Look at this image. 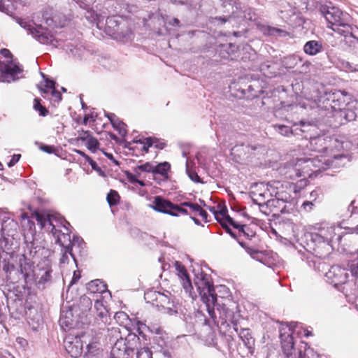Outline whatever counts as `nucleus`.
I'll list each match as a JSON object with an SVG mask.
<instances>
[{
  "label": "nucleus",
  "instance_id": "f3484780",
  "mask_svg": "<svg viewBox=\"0 0 358 358\" xmlns=\"http://www.w3.org/2000/svg\"><path fill=\"white\" fill-rule=\"evenodd\" d=\"M92 306V301L90 296L83 295L80 296L77 305L73 306L76 316L82 317L83 315H87V313L89 312Z\"/></svg>",
  "mask_w": 358,
  "mask_h": 358
},
{
  "label": "nucleus",
  "instance_id": "680f3d73",
  "mask_svg": "<svg viewBox=\"0 0 358 358\" xmlns=\"http://www.w3.org/2000/svg\"><path fill=\"white\" fill-rule=\"evenodd\" d=\"M1 54L6 58H10L13 56L10 50L6 48H3L1 50Z\"/></svg>",
  "mask_w": 358,
  "mask_h": 358
},
{
  "label": "nucleus",
  "instance_id": "20e7f679",
  "mask_svg": "<svg viewBox=\"0 0 358 358\" xmlns=\"http://www.w3.org/2000/svg\"><path fill=\"white\" fill-rule=\"evenodd\" d=\"M320 13L329 24L334 32L338 34L344 27L348 25L350 16L348 13H343L340 8L335 6H324L320 8Z\"/></svg>",
  "mask_w": 358,
  "mask_h": 358
},
{
  "label": "nucleus",
  "instance_id": "ddd939ff",
  "mask_svg": "<svg viewBox=\"0 0 358 358\" xmlns=\"http://www.w3.org/2000/svg\"><path fill=\"white\" fill-rule=\"evenodd\" d=\"M343 29L338 33L344 37L345 41L350 47H358V28L350 24L344 25Z\"/></svg>",
  "mask_w": 358,
  "mask_h": 358
},
{
  "label": "nucleus",
  "instance_id": "de8ad7c7",
  "mask_svg": "<svg viewBox=\"0 0 358 358\" xmlns=\"http://www.w3.org/2000/svg\"><path fill=\"white\" fill-rule=\"evenodd\" d=\"M119 196L115 191L111 190L107 195V201L108 204L111 206L117 203Z\"/></svg>",
  "mask_w": 358,
  "mask_h": 358
},
{
  "label": "nucleus",
  "instance_id": "13d9d810",
  "mask_svg": "<svg viewBox=\"0 0 358 358\" xmlns=\"http://www.w3.org/2000/svg\"><path fill=\"white\" fill-rule=\"evenodd\" d=\"M201 217L202 219L206 222H208V213H206V210H203L201 208H200V210L199 211V213H198Z\"/></svg>",
  "mask_w": 358,
  "mask_h": 358
},
{
  "label": "nucleus",
  "instance_id": "c85d7f7f",
  "mask_svg": "<svg viewBox=\"0 0 358 358\" xmlns=\"http://www.w3.org/2000/svg\"><path fill=\"white\" fill-rule=\"evenodd\" d=\"M318 236H322L325 241L331 243L332 238L335 236V227L334 226H328L321 229L319 233H315Z\"/></svg>",
  "mask_w": 358,
  "mask_h": 358
},
{
  "label": "nucleus",
  "instance_id": "603ef678",
  "mask_svg": "<svg viewBox=\"0 0 358 358\" xmlns=\"http://www.w3.org/2000/svg\"><path fill=\"white\" fill-rule=\"evenodd\" d=\"M289 172H290V173L289 174V176L287 177L291 179H294L296 178H299V177L301 176V173L300 170L296 168H292L289 171Z\"/></svg>",
  "mask_w": 358,
  "mask_h": 358
},
{
  "label": "nucleus",
  "instance_id": "dca6fc26",
  "mask_svg": "<svg viewBox=\"0 0 358 358\" xmlns=\"http://www.w3.org/2000/svg\"><path fill=\"white\" fill-rule=\"evenodd\" d=\"M77 317L74 311V308L72 306L68 310H62L59 322L62 327L65 326L69 328H73L78 322Z\"/></svg>",
  "mask_w": 358,
  "mask_h": 358
},
{
  "label": "nucleus",
  "instance_id": "3c124183",
  "mask_svg": "<svg viewBox=\"0 0 358 358\" xmlns=\"http://www.w3.org/2000/svg\"><path fill=\"white\" fill-rule=\"evenodd\" d=\"M227 223L231 225L234 228L237 229L238 230V233H240V230H242L245 224H240L236 221L234 220L231 217H227Z\"/></svg>",
  "mask_w": 358,
  "mask_h": 358
},
{
  "label": "nucleus",
  "instance_id": "aec40b11",
  "mask_svg": "<svg viewBox=\"0 0 358 358\" xmlns=\"http://www.w3.org/2000/svg\"><path fill=\"white\" fill-rule=\"evenodd\" d=\"M114 35L115 38L122 42H127L131 40L133 33L131 30L127 27L126 23H122L120 28L114 29Z\"/></svg>",
  "mask_w": 358,
  "mask_h": 358
},
{
  "label": "nucleus",
  "instance_id": "7ed1b4c3",
  "mask_svg": "<svg viewBox=\"0 0 358 358\" xmlns=\"http://www.w3.org/2000/svg\"><path fill=\"white\" fill-rule=\"evenodd\" d=\"M15 19L21 27L27 30L28 33L39 43L50 45L55 48L60 45L59 41L56 39L47 28L41 25H35L32 22L27 20L26 19L20 17H15Z\"/></svg>",
  "mask_w": 358,
  "mask_h": 358
},
{
  "label": "nucleus",
  "instance_id": "c03bdc74",
  "mask_svg": "<svg viewBox=\"0 0 358 358\" xmlns=\"http://www.w3.org/2000/svg\"><path fill=\"white\" fill-rule=\"evenodd\" d=\"M114 318L120 324H124L129 320L128 315L122 311L116 313Z\"/></svg>",
  "mask_w": 358,
  "mask_h": 358
},
{
  "label": "nucleus",
  "instance_id": "473e14b6",
  "mask_svg": "<svg viewBox=\"0 0 358 358\" xmlns=\"http://www.w3.org/2000/svg\"><path fill=\"white\" fill-rule=\"evenodd\" d=\"M85 245V243L83 242V240L78 236H74L73 240H71V243L70 245V249H72V251L73 252H81V249L83 248V245Z\"/></svg>",
  "mask_w": 358,
  "mask_h": 358
},
{
  "label": "nucleus",
  "instance_id": "7c9ffc66",
  "mask_svg": "<svg viewBox=\"0 0 358 358\" xmlns=\"http://www.w3.org/2000/svg\"><path fill=\"white\" fill-rule=\"evenodd\" d=\"M171 166L168 162L159 163L157 166H154L152 173L159 174L165 178H167V173L170 169Z\"/></svg>",
  "mask_w": 358,
  "mask_h": 358
},
{
  "label": "nucleus",
  "instance_id": "774afa93",
  "mask_svg": "<svg viewBox=\"0 0 358 358\" xmlns=\"http://www.w3.org/2000/svg\"><path fill=\"white\" fill-rule=\"evenodd\" d=\"M80 276L79 274H77L76 273V271L73 273V278L71 281V285H73V283H76L79 279H80Z\"/></svg>",
  "mask_w": 358,
  "mask_h": 358
},
{
  "label": "nucleus",
  "instance_id": "79ce46f5",
  "mask_svg": "<svg viewBox=\"0 0 358 358\" xmlns=\"http://www.w3.org/2000/svg\"><path fill=\"white\" fill-rule=\"evenodd\" d=\"M136 358H152V353L148 348H143L136 352Z\"/></svg>",
  "mask_w": 358,
  "mask_h": 358
},
{
  "label": "nucleus",
  "instance_id": "72a5a7b5",
  "mask_svg": "<svg viewBox=\"0 0 358 358\" xmlns=\"http://www.w3.org/2000/svg\"><path fill=\"white\" fill-rule=\"evenodd\" d=\"M273 127L275 131L282 136H289L293 134V131L288 126L284 124H274Z\"/></svg>",
  "mask_w": 358,
  "mask_h": 358
},
{
  "label": "nucleus",
  "instance_id": "8fccbe9b",
  "mask_svg": "<svg viewBox=\"0 0 358 358\" xmlns=\"http://www.w3.org/2000/svg\"><path fill=\"white\" fill-rule=\"evenodd\" d=\"M153 167H154V166L152 165V164H151L150 162H146L145 164L137 166L136 168V170H140V171H143V172H148V173L151 172V173H152Z\"/></svg>",
  "mask_w": 358,
  "mask_h": 358
},
{
  "label": "nucleus",
  "instance_id": "0eeeda50",
  "mask_svg": "<svg viewBox=\"0 0 358 358\" xmlns=\"http://www.w3.org/2000/svg\"><path fill=\"white\" fill-rule=\"evenodd\" d=\"M310 237V241L313 245H310V248L313 249V253L316 257L325 258L331 253L332 246L330 243L316 234H312Z\"/></svg>",
  "mask_w": 358,
  "mask_h": 358
},
{
  "label": "nucleus",
  "instance_id": "bf43d9fd",
  "mask_svg": "<svg viewBox=\"0 0 358 358\" xmlns=\"http://www.w3.org/2000/svg\"><path fill=\"white\" fill-rule=\"evenodd\" d=\"M88 163L91 166L92 169H94L98 172H101V168L97 165V164L93 159H90V161Z\"/></svg>",
  "mask_w": 358,
  "mask_h": 358
},
{
  "label": "nucleus",
  "instance_id": "e2e57ef3",
  "mask_svg": "<svg viewBox=\"0 0 358 358\" xmlns=\"http://www.w3.org/2000/svg\"><path fill=\"white\" fill-rule=\"evenodd\" d=\"M323 141H324V138H321V137L314 138L311 139V141H310V145H311V146H313V145H315L320 144V143H321Z\"/></svg>",
  "mask_w": 358,
  "mask_h": 358
},
{
  "label": "nucleus",
  "instance_id": "09e8293b",
  "mask_svg": "<svg viewBox=\"0 0 358 358\" xmlns=\"http://www.w3.org/2000/svg\"><path fill=\"white\" fill-rule=\"evenodd\" d=\"M52 271L48 269L44 272V273L41 276L38 283L39 285H45V283L50 282L52 278L51 275Z\"/></svg>",
  "mask_w": 358,
  "mask_h": 358
},
{
  "label": "nucleus",
  "instance_id": "37998d69",
  "mask_svg": "<svg viewBox=\"0 0 358 358\" xmlns=\"http://www.w3.org/2000/svg\"><path fill=\"white\" fill-rule=\"evenodd\" d=\"M186 172L189 178L195 182H202L197 173L189 168L188 161L186 162Z\"/></svg>",
  "mask_w": 358,
  "mask_h": 358
},
{
  "label": "nucleus",
  "instance_id": "e433bc0d",
  "mask_svg": "<svg viewBox=\"0 0 358 358\" xmlns=\"http://www.w3.org/2000/svg\"><path fill=\"white\" fill-rule=\"evenodd\" d=\"M348 267L352 275L358 279V257L357 256L348 263Z\"/></svg>",
  "mask_w": 358,
  "mask_h": 358
},
{
  "label": "nucleus",
  "instance_id": "a211bd4d",
  "mask_svg": "<svg viewBox=\"0 0 358 358\" xmlns=\"http://www.w3.org/2000/svg\"><path fill=\"white\" fill-rule=\"evenodd\" d=\"M256 147L250 145H238L234 146L231 151L232 154L237 156L240 159H248L252 156Z\"/></svg>",
  "mask_w": 358,
  "mask_h": 358
},
{
  "label": "nucleus",
  "instance_id": "49530a36",
  "mask_svg": "<svg viewBox=\"0 0 358 358\" xmlns=\"http://www.w3.org/2000/svg\"><path fill=\"white\" fill-rule=\"evenodd\" d=\"M179 206H181L184 208H185V207H189L190 210L194 213H199V211L200 210V208H201V206L197 203L186 202V201L180 203V205Z\"/></svg>",
  "mask_w": 358,
  "mask_h": 358
},
{
  "label": "nucleus",
  "instance_id": "4d7b16f0",
  "mask_svg": "<svg viewBox=\"0 0 358 358\" xmlns=\"http://www.w3.org/2000/svg\"><path fill=\"white\" fill-rule=\"evenodd\" d=\"M20 155H14L10 162H8V166L9 167L14 166L20 160Z\"/></svg>",
  "mask_w": 358,
  "mask_h": 358
},
{
  "label": "nucleus",
  "instance_id": "052dcab7",
  "mask_svg": "<svg viewBox=\"0 0 358 358\" xmlns=\"http://www.w3.org/2000/svg\"><path fill=\"white\" fill-rule=\"evenodd\" d=\"M126 176L129 181L131 182V183H135L136 181H138V179H136L135 176L129 173V171L126 172Z\"/></svg>",
  "mask_w": 358,
  "mask_h": 358
},
{
  "label": "nucleus",
  "instance_id": "9b49d317",
  "mask_svg": "<svg viewBox=\"0 0 358 358\" xmlns=\"http://www.w3.org/2000/svg\"><path fill=\"white\" fill-rule=\"evenodd\" d=\"M176 267L183 289L192 299H194L196 294L193 292V287L185 268L178 262L176 263Z\"/></svg>",
  "mask_w": 358,
  "mask_h": 358
},
{
  "label": "nucleus",
  "instance_id": "4c0bfd02",
  "mask_svg": "<svg viewBox=\"0 0 358 358\" xmlns=\"http://www.w3.org/2000/svg\"><path fill=\"white\" fill-rule=\"evenodd\" d=\"M112 125L113 128L118 131L119 134L121 136L126 135V124L121 122L119 119H116V121Z\"/></svg>",
  "mask_w": 358,
  "mask_h": 358
},
{
  "label": "nucleus",
  "instance_id": "864d4df0",
  "mask_svg": "<svg viewBox=\"0 0 358 358\" xmlns=\"http://www.w3.org/2000/svg\"><path fill=\"white\" fill-rule=\"evenodd\" d=\"M5 0H0V11L8 15H11L12 11L4 3Z\"/></svg>",
  "mask_w": 358,
  "mask_h": 358
},
{
  "label": "nucleus",
  "instance_id": "a19ab883",
  "mask_svg": "<svg viewBox=\"0 0 358 358\" xmlns=\"http://www.w3.org/2000/svg\"><path fill=\"white\" fill-rule=\"evenodd\" d=\"M99 145L97 139L94 137H90L87 140V147L92 152H95Z\"/></svg>",
  "mask_w": 358,
  "mask_h": 358
},
{
  "label": "nucleus",
  "instance_id": "f257e3e1",
  "mask_svg": "<svg viewBox=\"0 0 358 358\" xmlns=\"http://www.w3.org/2000/svg\"><path fill=\"white\" fill-rule=\"evenodd\" d=\"M31 218L35 220L41 229L50 231L55 238L56 243L62 248H70L71 243L69 229L66 220H59L56 216L45 212H35Z\"/></svg>",
  "mask_w": 358,
  "mask_h": 358
},
{
  "label": "nucleus",
  "instance_id": "39448f33",
  "mask_svg": "<svg viewBox=\"0 0 358 358\" xmlns=\"http://www.w3.org/2000/svg\"><path fill=\"white\" fill-rule=\"evenodd\" d=\"M145 299L157 307H162L164 310V313L170 315L178 313V308L176 305H175L173 297L169 292L162 293L150 290L145 293Z\"/></svg>",
  "mask_w": 358,
  "mask_h": 358
},
{
  "label": "nucleus",
  "instance_id": "4468645a",
  "mask_svg": "<svg viewBox=\"0 0 358 358\" xmlns=\"http://www.w3.org/2000/svg\"><path fill=\"white\" fill-rule=\"evenodd\" d=\"M65 348L71 357L76 358L80 356L83 348L80 338H69L65 341Z\"/></svg>",
  "mask_w": 358,
  "mask_h": 358
},
{
  "label": "nucleus",
  "instance_id": "f03ea898",
  "mask_svg": "<svg viewBox=\"0 0 358 358\" xmlns=\"http://www.w3.org/2000/svg\"><path fill=\"white\" fill-rule=\"evenodd\" d=\"M195 285L201 300L206 306L209 315L212 319L215 320L217 317L216 313L213 308H211V306H215L217 300V294L211 282L210 277L201 272L200 274L196 275Z\"/></svg>",
  "mask_w": 358,
  "mask_h": 358
},
{
  "label": "nucleus",
  "instance_id": "a878e982",
  "mask_svg": "<svg viewBox=\"0 0 358 358\" xmlns=\"http://www.w3.org/2000/svg\"><path fill=\"white\" fill-rule=\"evenodd\" d=\"M122 352L124 355L127 354V355H129L130 352H133V350L125 347L124 341L122 340L115 343L112 349L111 354L113 356L120 357L122 355Z\"/></svg>",
  "mask_w": 358,
  "mask_h": 358
},
{
  "label": "nucleus",
  "instance_id": "2f4dec72",
  "mask_svg": "<svg viewBox=\"0 0 358 358\" xmlns=\"http://www.w3.org/2000/svg\"><path fill=\"white\" fill-rule=\"evenodd\" d=\"M217 208H219L220 210H217V213H215V218L220 224L227 222V217H230L229 215H227V208L225 206L222 207L220 206H218Z\"/></svg>",
  "mask_w": 358,
  "mask_h": 358
},
{
  "label": "nucleus",
  "instance_id": "393cba45",
  "mask_svg": "<svg viewBox=\"0 0 358 358\" xmlns=\"http://www.w3.org/2000/svg\"><path fill=\"white\" fill-rule=\"evenodd\" d=\"M44 87H40L41 92L43 94H46L49 90H51L52 96H54L57 101H60L62 99V94L59 91L55 90V82L49 79H46Z\"/></svg>",
  "mask_w": 358,
  "mask_h": 358
},
{
  "label": "nucleus",
  "instance_id": "bb28decb",
  "mask_svg": "<svg viewBox=\"0 0 358 358\" xmlns=\"http://www.w3.org/2000/svg\"><path fill=\"white\" fill-rule=\"evenodd\" d=\"M142 143L144 144L143 150L148 152V148L151 146H155L158 149H163L165 147V143L162 142L156 138L148 137L146 138Z\"/></svg>",
  "mask_w": 358,
  "mask_h": 358
},
{
  "label": "nucleus",
  "instance_id": "2eb2a0df",
  "mask_svg": "<svg viewBox=\"0 0 358 358\" xmlns=\"http://www.w3.org/2000/svg\"><path fill=\"white\" fill-rule=\"evenodd\" d=\"M303 163L306 164V168H308L314 172L326 169L325 163L318 157L299 159L297 161L296 166H300Z\"/></svg>",
  "mask_w": 358,
  "mask_h": 358
},
{
  "label": "nucleus",
  "instance_id": "f704fd0d",
  "mask_svg": "<svg viewBox=\"0 0 358 358\" xmlns=\"http://www.w3.org/2000/svg\"><path fill=\"white\" fill-rule=\"evenodd\" d=\"M265 34L269 36H285L288 35V33L281 29L273 27H267L264 29Z\"/></svg>",
  "mask_w": 358,
  "mask_h": 358
},
{
  "label": "nucleus",
  "instance_id": "b1692460",
  "mask_svg": "<svg viewBox=\"0 0 358 358\" xmlns=\"http://www.w3.org/2000/svg\"><path fill=\"white\" fill-rule=\"evenodd\" d=\"M94 308L96 310V319L101 320L103 323L106 324L108 320V312L98 299H94Z\"/></svg>",
  "mask_w": 358,
  "mask_h": 358
},
{
  "label": "nucleus",
  "instance_id": "6ab92c4d",
  "mask_svg": "<svg viewBox=\"0 0 358 358\" xmlns=\"http://www.w3.org/2000/svg\"><path fill=\"white\" fill-rule=\"evenodd\" d=\"M215 308H216V310L219 313V317L222 320V323L227 322H231L232 323L234 322L235 315L234 312L229 310L225 305H220L216 301L214 306H211V308H213L214 310Z\"/></svg>",
  "mask_w": 358,
  "mask_h": 358
},
{
  "label": "nucleus",
  "instance_id": "f8f14e48",
  "mask_svg": "<svg viewBox=\"0 0 358 358\" xmlns=\"http://www.w3.org/2000/svg\"><path fill=\"white\" fill-rule=\"evenodd\" d=\"M176 267L183 289L192 299H194L196 294L193 292V287L185 268L178 262L176 263Z\"/></svg>",
  "mask_w": 358,
  "mask_h": 358
},
{
  "label": "nucleus",
  "instance_id": "412c9836",
  "mask_svg": "<svg viewBox=\"0 0 358 358\" xmlns=\"http://www.w3.org/2000/svg\"><path fill=\"white\" fill-rule=\"evenodd\" d=\"M107 14L108 13L106 10H102L101 13H97L93 10H87L85 13V17L88 21L96 22L97 26H99L100 23L103 22Z\"/></svg>",
  "mask_w": 358,
  "mask_h": 358
},
{
  "label": "nucleus",
  "instance_id": "a18cd8bd",
  "mask_svg": "<svg viewBox=\"0 0 358 358\" xmlns=\"http://www.w3.org/2000/svg\"><path fill=\"white\" fill-rule=\"evenodd\" d=\"M34 108L39 112L40 115L45 116L48 113V110L43 106L38 99H34Z\"/></svg>",
  "mask_w": 358,
  "mask_h": 358
},
{
  "label": "nucleus",
  "instance_id": "69168bd1",
  "mask_svg": "<svg viewBox=\"0 0 358 358\" xmlns=\"http://www.w3.org/2000/svg\"><path fill=\"white\" fill-rule=\"evenodd\" d=\"M106 116L112 124L118 119L114 113H107Z\"/></svg>",
  "mask_w": 358,
  "mask_h": 358
},
{
  "label": "nucleus",
  "instance_id": "c756f323",
  "mask_svg": "<svg viewBox=\"0 0 358 358\" xmlns=\"http://www.w3.org/2000/svg\"><path fill=\"white\" fill-rule=\"evenodd\" d=\"M108 14L106 15V25L107 27L110 29L109 31L112 34L114 35V29H117L120 28V27L122 25V22H119L115 17H109V11L106 10Z\"/></svg>",
  "mask_w": 358,
  "mask_h": 358
},
{
  "label": "nucleus",
  "instance_id": "4be33fe9",
  "mask_svg": "<svg viewBox=\"0 0 358 358\" xmlns=\"http://www.w3.org/2000/svg\"><path fill=\"white\" fill-rule=\"evenodd\" d=\"M322 50V45L320 41L312 40L306 43L303 46L304 52L309 55H315Z\"/></svg>",
  "mask_w": 358,
  "mask_h": 358
},
{
  "label": "nucleus",
  "instance_id": "6e6d98bb",
  "mask_svg": "<svg viewBox=\"0 0 358 358\" xmlns=\"http://www.w3.org/2000/svg\"><path fill=\"white\" fill-rule=\"evenodd\" d=\"M41 150H43V152H47V153H49V154H51L52 152H54L55 151V148L54 146H52V145H42L41 147H40Z\"/></svg>",
  "mask_w": 358,
  "mask_h": 358
},
{
  "label": "nucleus",
  "instance_id": "6e6552de",
  "mask_svg": "<svg viewBox=\"0 0 358 358\" xmlns=\"http://www.w3.org/2000/svg\"><path fill=\"white\" fill-rule=\"evenodd\" d=\"M291 329H289L288 333H280L282 349L287 358H301V351H297L294 347L293 337L292 336Z\"/></svg>",
  "mask_w": 358,
  "mask_h": 358
},
{
  "label": "nucleus",
  "instance_id": "5fc2aeb1",
  "mask_svg": "<svg viewBox=\"0 0 358 358\" xmlns=\"http://www.w3.org/2000/svg\"><path fill=\"white\" fill-rule=\"evenodd\" d=\"M314 206V203L313 201H306L303 203L301 207L303 209L307 212L310 211Z\"/></svg>",
  "mask_w": 358,
  "mask_h": 358
},
{
  "label": "nucleus",
  "instance_id": "338daca9",
  "mask_svg": "<svg viewBox=\"0 0 358 358\" xmlns=\"http://www.w3.org/2000/svg\"><path fill=\"white\" fill-rule=\"evenodd\" d=\"M221 224L226 229L227 233H229L231 236L236 237V235L232 232L231 229L227 224V222L222 223Z\"/></svg>",
  "mask_w": 358,
  "mask_h": 358
},
{
  "label": "nucleus",
  "instance_id": "1a4fd4ad",
  "mask_svg": "<svg viewBox=\"0 0 358 358\" xmlns=\"http://www.w3.org/2000/svg\"><path fill=\"white\" fill-rule=\"evenodd\" d=\"M325 276L329 283L337 287L347 282L348 273L345 268L339 266H333L326 273Z\"/></svg>",
  "mask_w": 358,
  "mask_h": 358
},
{
  "label": "nucleus",
  "instance_id": "0e129e2a",
  "mask_svg": "<svg viewBox=\"0 0 358 358\" xmlns=\"http://www.w3.org/2000/svg\"><path fill=\"white\" fill-rule=\"evenodd\" d=\"M238 243L240 244V245H241L242 248H245V249L246 250V251H247L249 254H250L251 255H252V253H256V252H255V251H254L253 250H252V249H251V248H248V247L246 246L245 243H243V241H238Z\"/></svg>",
  "mask_w": 358,
  "mask_h": 358
},
{
  "label": "nucleus",
  "instance_id": "9d476101",
  "mask_svg": "<svg viewBox=\"0 0 358 358\" xmlns=\"http://www.w3.org/2000/svg\"><path fill=\"white\" fill-rule=\"evenodd\" d=\"M22 69L14 62H8L2 70L1 80L10 83L19 78L18 74L22 73Z\"/></svg>",
  "mask_w": 358,
  "mask_h": 358
},
{
  "label": "nucleus",
  "instance_id": "58836bf2",
  "mask_svg": "<svg viewBox=\"0 0 358 358\" xmlns=\"http://www.w3.org/2000/svg\"><path fill=\"white\" fill-rule=\"evenodd\" d=\"M243 236L246 238L251 240L252 238L255 237L256 235V233L250 229V227L247 225H244L242 230H240L239 236Z\"/></svg>",
  "mask_w": 358,
  "mask_h": 358
},
{
  "label": "nucleus",
  "instance_id": "5701e85b",
  "mask_svg": "<svg viewBox=\"0 0 358 358\" xmlns=\"http://www.w3.org/2000/svg\"><path fill=\"white\" fill-rule=\"evenodd\" d=\"M87 289L90 294H102L106 291V285L99 279H96L87 285Z\"/></svg>",
  "mask_w": 358,
  "mask_h": 358
},
{
  "label": "nucleus",
  "instance_id": "cd10ccee",
  "mask_svg": "<svg viewBox=\"0 0 358 358\" xmlns=\"http://www.w3.org/2000/svg\"><path fill=\"white\" fill-rule=\"evenodd\" d=\"M223 6L229 12L234 15L238 14L242 9L241 3L235 0H226L223 2Z\"/></svg>",
  "mask_w": 358,
  "mask_h": 358
},
{
  "label": "nucleus",
  "instance_id": "c9c22d12",
  "mask_svg": "<svg viewBox=\"0 0 358 358\" xmlns=\"http://www.w3.org/2000/svg\"><path fill=\"white\" fill-rule=\"evenodd\" d=\"M239 336L245 345L250 346L253 344L254 340L251 336L248 329H242L239 334Z\"/></svg>",
  "mask_w": 358,
  "mask_h": 358
},
{
  "label": "nucleus",
  "instance_id": "423d86ee",
  "mask_svg": "<svg viewBox=\"0 0 358 358\" xmlns=\"http://www.w3.org/2000/svg\"><path fill=\"white\" fill-rule=\"evenodd\" d=\"M151 207L156 211L175 217L188 214L186 208L179 206V205L173 204L169 200L159 196L155 197Z\"/></svg>",
  "mask_w": 358,
  "mask_h": 358
},
{
  "label": "nucleus",
  "instance_id": "ea45409f",
  "mask_svg": "<svg viewBox=\"0 0 358 358\" xmlns=\"http://www.w3.org/2000/svg\"><path fill=\"white\" fill-rule=\"evenodd\" d=\"M62 252H63V255L60 259V262L62 264H65L69 261V255H71V257L73 259L74 261H76V258L74 256V252L72 251V249L70 248H62Z\"/></svg>",
  "mask_w": 358,
  "mask_h": 358
}]
</instances>
